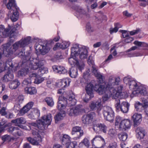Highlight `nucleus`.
I'll return each mask as SVG.
<instances>
[{
  "instance_id": "nucleus-1",
  "label": "nucleus",
  "mask_w": 148,
  "mask_h": 148,
  "mask_svg": "<svg viewBox=\"0 0 148 148\" xmlns=\"http://www.w3.org/2000/svg\"><path fill=\"white\" fill-rule=\"evenodd\" d=\"M121 79L119 77L110 76L108 79L106 86L103 85L96 84L94 90L99 95L107 94L109 91L115 89L119 85L121 82Z\"/></svg>"
},
{
  "instance_id": "nucleus-2",
  "label": "nucleus",
  "mask_w": 148,
  "mask_h": 148,
  "mask_svg": "<svg viewBox=\"0 0 148 148\" xmlns=\"http://www.w3.org/2000/svg\"><path fill=\"white\" fill-rule=\"evenodd\" d=\"M31 37L28 36L22 38L19 41L14 43L12 48L11 46L8 45H6L4 47L3 53L7 57H9L10 55L12 54L17 50L21 47H24L27 45L31 42Z\"/></svg>"
},
{
  "instance_id": "nucleus-3",
  "label": "nucleus",
  "mask_w": 148,
  "mask_h": 148,
  "mask_svg": "<svg viewBox=\"0 0 148 148\" xmlns=\"http://www.w3.org/2000/svg\"><path fill=\"white\" fill-rule=\"evenodd\" d=\"M58 99L57 108L60 110L64 109L67 105L69 106H73L76 103V100L75 99V95L73 93L69 96L68 101L66 98L62 95L59 97Z\"/></svg>"
},
{
  "instance_id": "nucleus-4",
  "label": "nucleus",
  "mask_w": 148,
  "mask_h": 148,
  "mask_svg": "<svg viewBox=\"0 0 148 148\" xmlns=\"http://www.w3.org/2000/svg\"><path fill=\"white\" fill-rule=\"evenodd\" d=\"M45 61L44 60H38L36 59H33V61L32 62L31 64L29 65L30 67L32 70H35L39 68L38 71V75H42L45 73H47L48 72L47 68L44 67H42L43 66Z\"/></svg>"
},
{
  "instance_id": "nucleus-5",
  "label": "nucleus",
  "mask_w": 148,
  "mask_h": 148,
  "mask_svg": "<svg viewBox=\"0 0 148 148\" xmlns=\"http://www.w3.org/2000/svg\"><path fill=\"white\" fill-rule=\"evenodd\" d=\"M120 95H122L123 98H127L128 96V94L125 92L120 93L116 89H113L112 91H108L107 94H104L102 97L103 100V102L106 101L111 96L116 100Z\"/></svg>"
},
{
  "instance_id": "nucleus-6",
  "label": "nucleus",
  "mask_w": 148,
  "mask_h": 148,
  "mask_svg": "<svg viewBox=\"0 0 148 148\" xmlns=\"http://www.w3.org/2000/svg\"><path fill=\"white\" fill-rule=\"evenodd\" d=\"M16 26L11 27L8 25V28H5L4 25H0V40L2 38L6 37L8 36H10L12 37L11 35L14 33L16 30Z\"/></svg>"
},
{
  "instance_id": "nucleus-7",
  "label": "nucleus",
  "mask_w": 148,
  "mask_h": 148,
  "mask_svg": "<svg viewBox=\"0 0 148 148\" xmlns=\"http://www.w3.org/2000/svg\"><path fill=\"white\" fill-rule=\"evenodd\" d=\"M53 41L52 40L50 43H51ZM35 48L36 50L39 51L41 54L45 55L49 51L52 46L49 42L45 44L42 42H40L39 44H36Z\"/></svg>"
},
{
  "instance_id": "nucleus-8",
  "label": "nucleus",
  "mask_w": 148,
  "mask_h": 148,
  "mask_svg": "<svg viewBox=\"0 0 148 148\" xmlns=\"http://www.w3.org/2000/svg\"><path fill=\"white\" fill-rule=\"evenodd\" d=\"M115 107L116 109L119 110V109L123 113H127L129 109V104L127 102L123 101L120 104L119 99L118 98L115 100Z\"/></svg>"
},
{
  "instance_id": "nucleus-9",
  "label": "nucleus",
  "mask_w": 148,
  "mask_h": 148,
  "mask_svg": "<svg viewBox=\"0 0 148 148\" xmlns=\"http://www.w3.org/2000/svg\"><path fill=\"white\" fill-rule=\"evenodd\" d=\"M103 113L105 119L110 122L113 121L114 119V113L111 108L108 106H104Z\"/></svg>"
},
{
  "instance_id": "nucleus-10",
  "label": "nucleus",
  "mask_w": 148,
  "mask_h": 148,
  "mask_svg": "<svg viewBox=\"0 0 148 148\" xmlns=\"http://www.w3.org/2000/svg\"><path fill=\"white\" fill-rule=\"evenodd\" d=\"M123 80L125 83L128 84L130 90H135L137 89L139 86L136 82L133 80L130 76L125 77Z\"/></svg>"
},
{
  "instance_id": "nucleus-11",
  "label": "nucleus",
  "mask_w": 148,
  "mask_h": 148,
  "mask_svg": "<svg viewBox=\"0 0 148 148\" xmlns=\"http://www.w3.org/2000/svg\"><path fill=\"white\" fill-rule=\"evenodd\" d=\"M76 56H71V57L69 58L68 61L69 63L72 67L76 65L79 69L80 71L84 69V64L82 63L81 64H79L78 60L76 58Z\"/></svg>"
},
{
  "instance_id": "nucleus-12",
  "label": "nucleus",
  "mask_w": 148,
  "mask_h": 148,
  "mask_svg": "<svg viewBox=\"0 0 148 148\" xmlns=\"http://www.w3.org/2000/svg\"><path fill=\"white\" fill-rule=\"evenodd\" d=\"M93 146L95 147H101L105 144V141L100 136H96L91 141Z\"/></svg>"
},
{
  "instance_id": "nucleus-13",
  "label": "nucleus",
  "mask_w": 148,
  "mask_h": 148,
  "mask_svg": "<svg viewBox=\"0 0 148 148\" xmlns=\"http://www.w3.org/2000/svg\"><path fill=\"white\" fill-rule=\"evenodd\" d=\"M95 115L94 112H92L83 115L82 118V123L86 125L91 124Z\"/></svg>"
},
{
  "instance_id": "nucleus-14",
  "label": "nucleus",
  "mask_w": 148,
  "mask_h": 148,
  "mask_svg": "<svg viewBox=\"0 0 148 148\" xmlns=\"http://www.w3.org/2000/svg\"><path fill=\"white\" fill-rule=\"evenodd\" d=\"M94 85H96L94 81H92L90 83L87 84V85L85 87V90L87 93L86 97L89 95L90 97H93V89H94L95 88Z\"/></svg>"
},
{
  "instance_id": "nucleus-15",
  "label": "nucleus",
  "mask_w": 148,
  "mask_h": 148,
  "mask_svg": "<svg viewBox=\"0 0 148 148\" xmlns=\"http://www.w3.org/2000/svg\"><path fill=\"white\" fill-rule=\"evenodd\" d=\"M84 110L82 108V106H77L74 108H70L67 111V113L71 116L77 115L82 112Z\"/></svg>"
},
{
  "instance_id": "nucleus-16",
  "label": "nucleus",
  "mask_w": 148,
  "mask_h": 148,
  "mask_svg": "<svg viewBox=\"0 0 148 148\" xmlns=\"http://www.w3.org/2000/svg\"><path fill=\"white\" fill-rule=\"evenodd\" d=\"M101 99H99L96 101H92L91 102L89 107L92 110H97L98 112L101 109Z\"/></svg>"
},
{
  "instance_id": "nucleus-17",
  "label": "nucleus",
  "mask_w": 148,
  "mask_h": 148,
  "mask_svg": "<svg viewBox=\"0 0 148 148\" xmlns=\"http://www.w3.org/2000/svg\"><path fill=\"white\" fill-rule=\"evenodd\" d=\"M131 124L130 120L126 119H124L121 121L118 127V128L120 130H126L130 128Z\"/></svg>"
},
{
  "instance_id": "nucleus-18",
  "label": "nucleus",
  "mask_w": 148,
  "mask_h": 148,
  "mask_svg": "<svg viewBox=\"0 0 148 148\" xmlns=\"http://www.w3.org/2000/svg\"><path fill=\"white\" fill-rule=\"evenodd\" d=\"M88 48L85 46L81 47L78 53V56L80 59L84 60L87 58L88 55Z\"/></svg>"
},
{
  "instance_id": "nucleus-19",
  "label": "nucleus",
  "mask_w": 148,
  "mask_h": 148,
  "mask_svg": "<svg viewBox=\"0 0 148 148\" xmlns=\"http://www.w3.org/2000/svg\"><path fill=\"white\" fill-rule=\"evenodd\" d=\"M93 129L96 132H99L101 131L105 133L107 130V127L103 124H96L93 125Z\"/></svg>"
},
{
  "instance_id": "nucleus-20",
  "label": "nucleus",
  "mask_w": 148,
  "mask_h": 148,
  "mask_svg": "<svg viewBox=\"0 0 148 148\" xmlns=\"http://www.w3.org/2000/svg\"><path fill=\"white\" fill-rule=\"evenodd\" d=\"M52 116L50 114H49L46 115H44L42 117V119H40L44 124V126L45 129V126L47 125H49L52 121Z\"/></svg>"
},
{
  "instance_id": "nucleus-21",
  "label": "nucleus",
  "mask_w": 148,
  "mask_h": 148,
  "mask_svg": "<svg viewBox=\"0 0 148 148\" xmlns=\"http://www.w3.org/2000/svg\"><path fill=\"white\" fill-rule=\"evenodd\" d=\"M91 68L92 73L99 79V83H101L103 82V76L98 71L97 66L95 65H94L91 66Z\"/></svg>"
},
{
  "instance_id": "nucleus-22",
  "label": "nucleus",
  "mask_w": 148,
  "mask_h": 148,
  "mask_svg": "<svg viewBox=\"0 0 148 148\" xmlns=\"http://www.w3.org/2000/svg\"><path fill=\"white\" fill-rule=\"evenodd\" d=\"M136 136L139 140L143 138L146 133L145 130L141 127H138L136 130Z\"/></svg>"
},
{
  "instance_id": "nucleus-23",
  "label": "nucleus",
  "mask_w": 148,
  "mask_h": 148,
  "mask_svg": "<svg viewBox=\"0 0 148 148\" xmlns=\"http://www.w3.org/2000/svg\"><path fill=\"white\" fill-rule=\"evenodd\" d=\"M133 93L134 95L140 94L141 95H145L147 94V91L145 87L140 85L138 86L136 90L133 91Z\"/></svg>"
},
{
  "instance_id": "nucleus-24",
  "label": "nucleus",
  "mask_w": 148,
  "mask_h": 148,
  "mask_svg": "<svg viewBox=\"0 0 148 148\" xmlns=\"http://www.w3.org/2000/svg\"><path fill=\"white\" fill-rule=\"evenodd\" d=\"M39 111L36 108H34L32 109L30 113L28 115L29 118L35 119L38 118L40 116Z\"/></svg>"
},
{
  "instance_id": "nucleus-25",
  "label": "nucleus",
  "mask_w": 148,
  "mask_h": 148,
  "mask_svg": "<svg viewBox=\"0 0 148 148\" xmlns=\"http://www.w3.org/2000/svg\"><path fill=\"white\" fill-rule=\"evenodd\" d=\"M82 47L79 46V45L77 44L73 45L71 49V56L73 55L75 56H78V53Z\"/></svg>"
},
{
  "instance_id": "nucleus-26",
  "label": "nucleus",
  "mask_w": 148,
  "mask_h": 148,
  "mask_svg": "<svg viewBox=\"0 0 148 148\" xmlns=\"http://www.w3.org/2000/svg\"><path fill=\"white\" fill-rule=\"evenodd\" d=\"M26 122V119L23 117L17 118L12 121V123H15L16 126H18L20 128H22L23 127V126L20 124H25Z\"/></svg>"
},
{
  "instance_id": "nucleus-27",
  "label": "nucleus",
  "mask_w": 148,
  "mask_h": 148,
  "mask_svg": "<svg viewBox=\"0 0 148 148\" xmlns=\"http://www.w3.org/2000/svg\"><path fill=\"white\" fill-rule=\"evenodd\" d=\"M70 82V81L69 79L67 78H66L63 79L61 81L57 83L56 86L58 87H61V88H65L69 86Z\"/></svg>"
},
{
  "instance_id": "nucleus-28",
  "label": "nucleus",
  "mask_w": 148,
  "mask_h": 148,
  "mask_svg": "<svg viewBox=\"0 0 148 148\" xmlns=\"http://www.w3.org/2000/svg\"><path fill=\"white\" fill-rule=\"evenodd\" d=\"M60 135L59 134H57L56 136V137L55 138V139H58L59 138L62 141V143L66 145L70 142V137L68 135L65 134L62 137L60 136Z\"/></svg>"
},
{
  "instance_id": "nucleus-29",
  "label": "nucleus",
  "mask_w": 148,
  "mask_h": 148,
  "mask_svg": "<svg viewBox=\"0 0 148 148\" xmlns=\"http://www.w3.org/2000/svg\"><path fill=\"white\" fill-rule=\"evenodd\" d=\"M33 102H30L24 106L20 111L21 115H23L28 112L33 106Z\"/></svg>"
},
{
  "instance_id": "nucleus-30",
  "label": "nucleus",
  "mask_w": 148,
  "mask_h": 148,
  "mask_svg": "<svg viewBox=\"0 0 148 148\" xmlns=\"http://www.w3.org/2000/svg\"><path fill=\"white\" fill-rule=\"evenodd\" d=\"M31 62H30L29 61H27V64H29V68H28V67H26L25 68H23L21 69L18 72V74L19 76H25L29 72V69H32L29 66V65L31 64Z\"/></svg>"
},
{
  "instance_id": "nucleus-31",
  "label": "nucleus",
  "mask_w": 148,
  "mask_h": 148,
  "mask_svg": "<svg viewBox=\"0 0 148 148\" xmlns=\"http://www.w3.org/2000/svg\"><path fill=\"white\" fill-rule=\"evenodd\" d=\"M107 19L106 16L100 12L97 13L95 17V21L98 23H101L103 20L106 21Z\"/></svg>"
},
{
  "instance_id": "nucleus-32",
  "label": "nucleus",
  "mask_w": 148,
  "mask_h": 148,
  "mask_svg": "<svg viewBox=\"0 0 148 148\" xmlns=\"http://www.w3.org/2000/svg\"><path fill=\"white\" fill-rule=\"evenodd\" d=\"M134 125H139L142 121V116L140 114L135 113L132 116Z\"/></svg>"
},
{
  "instance_id": "nucleus-33",
  "label": "nucleus",
  "mask_w": 148,
  "mask_h": 148,
  "mask_svg": "<svg viewBox=\"0 0 148 148\" xmlns=\"http://www.w3.org/2000/svg\"><path fill=\"white\" fill-rule=\"evenodd\" d=\"M53 70L60 74H64L67 72V70L64 67L61 66H53Z\"/></svg>"
},
{
  "instance_id": "nucleus-34",
  "label": "nucleus",
  "mask_w": 148,
  "mask_h": 148,
  "mask_svg": "<svg viewBox=\"0 0 148 148\" xmlns=\"http://www.w3.org/2000/svg\"><path fill=\"white\" fill-rule=\"evenodd\" d=\"M14 78V75L11 71H8L7 73L2 78V80L3 82H7Z\"/></svg>"
},
{
  "instance_id": "nucleus-35",
  "label": "nucleus",
  "mask_w": 148,
  "mask_h": 148,
  "mask_svg": "<svg viewBox=\"0 0 148 148\" xmlns=\"http://www.w3.org/2000/svg\"><path fill=\"white\" fill-rule=\"evenodd\" d=\"M20 83L18 80L16 79L11 82L9 84V87L12 89L17 88L20 85Z\"/></svg>"
},
{
  "instance_id": "nucleus-36",
  "label": "nucleus",
  "mask_w": 148,
  "mask_h": 148,
  "mask_svg": "<svg viewBox=\"0 0 148 148\" xmlns=\"http://www.w3.org/2000/svg\"><path fill=\"white\" fill-rule=\"evenodd\" d=\"M18 10V9H16L13 10V14L10 17V19L13 22H15L18 19L19 15Z\"/></svg>"
},
{
  "instance_id": "nucleus-37",
  "label": "nucleus",
  "mask_w": 148,
  "mask_h": 148,
  "mask_svg": "<svg viewBox=\"0 0 148 148\" xmlns=\"http://www.w3.org/2000/svg\"><path fill=\"white\" fill-rule=\"evenodd\" d=\"M43 123L41 120H39L37 121L36 123H32L30 124L32 126L35 127H37L38 129L41 130H44L45 129L44 124H42Z\"/></svg>"
},
{
  "instance_id": "nucleus-38",
  "label": "nucleus",
  "mask_w": 148,
  "mask_h": 148,
  "mask_svg": "<svg viewBox=\"0 0 148 148\" xmlns=\"http://www.w3.org/2000/svg\"><path fill=\"white\" fill-rule=\"evenodd\" d=\"M6 6L9 10L12 9L14 10H15L16 9H18L16 8L14 0H9Z\"/></svg>"
},
{
  "instance_id": "nucleus-39",
  "label": "nucleus",
  "mask_w": 148,
  "mask_h": 148,
  "mask_svg": "<svg viewBox=\"0 0 148 148\" xmlns=\"http://www.w3.org/2000/svg\"><path fill=\"white\" fill-rule=\"evenodd\" d=\"M70 76L72 78H76L78 75V71L76 68L72 67L69 72Z\"/></svg>"
},
{
  "instance_id": "nucleus-40",
  "label": "nucleus",
  "mask_w": 148,
  "mask_h": 148,
  "mask_svg": "<svg viewBox=\"0 0 148 148\" xmlns=\"http://www.w3.org/2000/svg\"><path fill=\"white\" fill-rule=\"evenodd\" d=\"M25 92L27 94L32 95L36 94L37 91L35 87H31L25 88Z\"/></svg>"
},
{
  "instance_id": "nucleus-41",
  "label": "nucleus",
  "mask_w": 148,
  "mask_h": 148,
  "mask_svg": "<svg viewBox=\"0 0 148 148\" xmlns=\"http://www.w3.org/2000/svg\"><path fill=\"white\" fill-rule=\"evenodd\" d=\"M65 116V112L64 111H60L56 115L54 118L56 123L63 119Z\"/></svg>"
},
{
  "instance_id": "nucleus-42",
  "label": "nucleus",
  "mask_w": 148,
  "mask_h": 148,
  "mask_svg": "<svg viewBox=\"0 0 148 148\" xmlns=\"http://www.w3.org/2000/svg\"><path fill=\"white\" fill-rule=\"evenodd\" d=\"M18 128H19L17 127L12 126L7 129V131L8 132L14 136L16 133V132Z\"/></svg>"
},
{
  "instance_id": "nucleus-43",
  "label": "nucleus",
  "mask_w": 148,
  "mask_h": 148,
  "mask_svg": "<svg viewBox=\"0 0 148 148\" xmlns=\"http://www.w3.org/2000/svg\"><path fill=\"white\" fill-rule=\"evenodd\" d=\"M118 137L120 140L124 141L126 140L127 137V133L124 132L121 133L119 134Z\"/></svg>"
},
{
  "instance_id": "nucleus-44",
  "label": "nucleus",
  "mask_w": 148,
  "mask_h": 148,
  "mask_svg": "<svg viewBox=\"0 0 148 148\" xmlns=\"http://www.w3.org/2000/svg\"><path fill=\"white\" fill-rule=\"evenodd\" d=\"M83 144L87 147H89L90 145V143L89 140L86 138H84L82 142L79 143V148H82V146Z\"/></svg>"
},
{
  "instance_id": "nucleus-45",
  "label": "nucleus",
  "mask_w": 148,
  "mask_h": 148,
  "mask_svg": "<svg viewBox=\"0 0 148 148\" xmlns=\"http://www.w3.org/2000/svg\"><path fill=\"white\" fill-rule=\"evenodd\" d=\"M45 100L48 106L52 107L54 105V101L52 97H47L45 99Z\"/></svg>"
},
{
  "instance_id": "nucleus-46",
  "label": "nucleus",
  "mask_w": 148,
  "mask_h": 148,
  "mask_svg": "<svg viewBox=\"0 0 148 148\" xmlns=\"http://www.w3.org/2000/svg\"><path fill=\"white\" fill-rule=\"evenodd\" d=\"M39 75H38V76L35 79L34 81L35 83L38 84L41 83L44 81V78L39 76Z\"/></svg>"
},
{
  "instance_id": "nucleus-47",
  "label": "nucleus",
  "mask_w": 148,
  "mask_h": 148,
  "mask_svg": "<svg viewBox=\"0 0 148 148\" xmlns=\"http://www.w3.org/2000/svg\"><path fill=\"white\" fill-rule=\"evenodd\" d=\"M77 145L76 141L70 142L66 145V148H75Z\"/></svg>"
},
{
  "instance_id": "nucleus-48",
  "label": "nucleus",
  "mask_w": 148,
  "mask_h": 148,
  "mask_svg": "<svg viewBox=\"0 0 148 148\" xmlns=\"http://www.w3.org/2000/svg\"><path fill=\"white\" fill-rule=\"evenodd\" d=\"M27 139L28 141L29 142L33 145H37L38 144L39 141H37L35 139L31 138L30 137L27 138Z\"/></svg>"
},
{
  "instance_id": "nucleus-49",
  "label": "nucleus",
  "mask_w": 148,
  "mask_h": 148,
  "mask_svg": "<svg viewBox=\"0 0 148 148\" xmlns=\"http://www.w3.org/2000/svg\"><path fill=\"white\" fill-rule=\"evenodd\" d=\"M84 134V132L83 130H80V131L77 132L75 133V135L74 139L77 140L79 139Z\"/></svg>"
},
{
  "instance_id": "nucleus-50",
  "label": "nucleus",
  "mask_w": 148,
  "mask_h": 148,
  "mask_svg": "<svg viewBox=\"0 0 148 148\" xmlns=\"http://www.w3.org/2000/svg\"><path fill=\"white\" fill-rule=\"evenodd\" d=\"M75 9L77 12H79L81 14L85 15L86 16L88 15V14L86 13L85 10L82 8L81 7L79 6H76V8H75Z\"/></svg>"
},
{
  "instance_id": "nucleus-51",
  "label": "nucleus",
  "mask_w": 148,
  "mask_h": 148,
  "mask_svg": "<svg viewBox=\"0 0 148 148\" xmlns=\"http://www.w3.org/2000/svg\"><path fill=\"white\" fill-rule=\"evenodd\" d=\"M1 138L4 142H9L12 139V137L10 135L7 134L2 136Z\"/></svg>"
},
{
  "instance_id": "nucleus-52",
  "label": "nucleus",
  "mask_w": 148,
  "mask_h": 148,
  "mask_svg": "<svg viewBox=\"0 0 148 148\" xmlns=\"http://www.w3.org/2000/svg\"><path fill=\"white\" fill-rule=\"evenodd\" d=\"M80 130H82L81 129V127H80L75 126L74 127L72 128L71 134L73 135L75 134L76 133L80 131Z\"/></svg>"
},
{
  "instance_id": "nucleus-53",
  "label": "nucleus",
  "mask_w": 148,
  "mask_h": 148,
  "mask_svg": "<svg viewBox=\"0 0 148 148\" xmlns=\"http://www.w3.org/2000/svg\"><path fill=\"white\" fill-rule=\"evenodd\" d=\"M31 80L30 78L29 77L24 79L23 82V86H27L31 84Z\"/></svg>"
},
{
  "instance_id": "nucleus-54",
  "label": "nucleus",
  "mask_w": 148,
  "mask_h": 148,
  "mask_svg": "<svg viewBox=\"0 0 148 148\" xmlns=\"http://www.w3.org/2000/svg\"><path fill=\"white\" fill-rule=\"evenodd\" d=\"M121 118L119 116H117L115 119V125L116 127L118 128V127L120 125V123L122 121Z\"/></svg>"
},
{
  "instance_id": "nucleus-55",
  "label": "nucleus",
  "mask_w": 148,
  "mask_h": 148,
  "mask_svg": "<svg viewBox=\"0 0 148 148\" xmlns=\"http://www.w3.org/2000/svg\"><path fill=\"white\" fill-rule=\"evenodd\" d=\"M70 43L69 42L64 41L61 44L60 47L63 49H65L69 47Z\"/></svg>"
},
{
  "instance_id": "nucleus-56",
  "label": "nucleus",
  "mask_w": 148,
  "mask_h": 148,
  "mask_svg": "<svg viewBox=\"0 0 148 148\" xmlns=\"http://www.w3.org/2000/svg\"><path fill=\"white\" fill-rule=\"evenodd\" d=\"M140 2V6L145 7L147 5H148V0H138Z\"/></svg>"
},
{
  "instance_id": "nucleus-57",
  "label": "nucleus",
  "mask_w": 148,
  "mask_h": 148,
  "mask_svg": "<svg viewBox=\"0 0 148 148\" xmlns=\"http://www.w3.org/2000/svg\"><path fill=\"white\" fill-rule=\"evenodd\" d=\"M135 107L137 111L140 112L141 110L140 108L142 107V105L140 102H138L135 104Z\"/></svg>"
},
{
  "instance_id": "nucleus-58",
  "label": "nucleus",
  "mask_w": 148,
  "mask_h": 148,
  "mask_svg": "<svg viewBox=\"0 0 148 148\" xmlns=\"http://www.w3.org/2000/svg\"><path fill=\"white\" fill-rule=\"evenodd\" d=\"M117 146V143L115 141H113L109 144L107 148H116Z\"/></svg>"
},
{
  "instance_id": "nucleus-59",
  "label": "nucleus",
  "mask_w": 148,
  "mask_h": 148,
  "mask_svg": "<svg viewBox=\"0 0 148 148\" xmlns=\"http://www.w3.org/2000/svg\"><path fill=\"white\" fill-rule=\"evenodd\" d=\"M2 99L3 101H6L8 103L10 102L11 101L10 98L7 95H5L3 96Z\"/></svg>"
},
{
  "instance_id": "nucleus-60",
  "label": "nucleus",
  "mask_w": 148,
  "mask_h": 148,
  "mask_svg": "<svg viewBox=\"0 0 148 148\" xmlns=\"http://www.w3.org/2000/svg\"><path fill=\"white\" fill-rule=\"evenodd\" d=\"M24 99V97L23 96H19L16 99V103L21 104L22 103Z\"/></svg>"
},
{
  "instance_id": "nucleus-61",
  "label": "nucleus",
  "mask_w": 148,
  "mask_h": 148,
  "mask_svg": "<svg viewBox=\"0 0 148 148\" xmlns=\"http://www.w3.org/2000/svg\"><path fill=\"white\" fill-rule=\"evenodd\" d=\"M108 134L111 137L114 136L116 135L115 130L113 129H110L108 132Z\"/></svg>"
},
{
  "instance_id": "nucleus-62",
  "label": "nucleus",
  "mask_w": 148,
  "mask_h": 148,
  "mask_svg": "<svg viewBox=\"0 0 148 148\" xmlns=\"http://www.w3.org/2000/svg\"><path fill=\"white\" fill-rule=\"evenodd\" d=\"M88 63L90 66H92L95 64L94 61L92 60V57L89 56L88 60Z\"/></svg>"
},
{
  "instance_id": "nucleus-63",
  "label": "nucleus",
  "mask_w": 148,
  "mask_h": 148,
  "mask_svg": "<svg viewBox=\"0 0 148 148\" xmlns=\"http://www.w3.org/2000/svg\"><path fill=\"white\" fill-rule=\"evenodd\" d=\"M120 32L122 33V36L123 38H125L129 36V35L127 31L124 30H121Z\"/></svg>"
},
{
  "instance_id": "nucleus-64",
  "label": "nucleus",
  "mask_w": 148,
  "mask_h": 148,
  "mask_svg": "<svg viewBox=\"0 0 148 148\" xmlns=\"http://www.w3.org/2000/svg\"><path fill=\"white\" fill-rule=\"evenodd\" d=\"M16 133L14 136L15 137L21 136L23 135V132L19 128H18L16 132Z\"/></svg>"
}]
</instances>
